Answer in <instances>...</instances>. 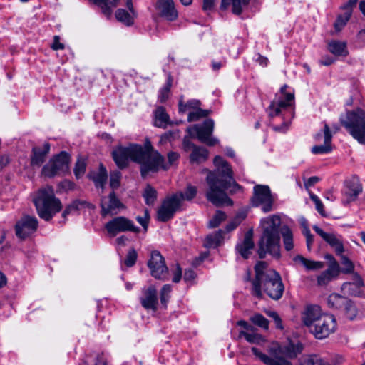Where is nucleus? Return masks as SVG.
Wrapping results in <instances>:
<instances>
[{
  "mask_svg": "<svg viewBox=\"0 0 365 365\" xmlns=\"http://www.w3.org/2000/svg\"><path fill=\"white\" fill-rule=\"evenodd\" d=\"M354 282L353 283L344 282L341 286L342 290L349 294H353L351 291V287L354 286L356 288H359L363 286V280L358 274H354Z\"/></svg>",
  "mask_w": 365,
  "mask_h": 365,
  "instance_id": "nucleus-44",
  "label": "nucleus"
},
{
  "mask_svg": "<svg viewBox=\"0 0 365 365\" xmlns=\"http://www.w3.org/2000/svg\"><path fill=\"white\" fill-rule=\"evenodd\" d=\"M113 158L120 168L127 167L129 160L140 165L143 177L149 172H157L162 166L163 158L155 150L150 141L146 139L143 145L130 144L128 147L119 146L113 151Z\"/></svg>",
  "mask_w": 365,
  "mask_h": 365,
  "instance_id": "nucleus-1",
  "label": "nucleus"
},
{
  "mask_svg": "<svg viewBox=\"0 0 365 365\" xmlns=\"http://www.w3.org/2000/svg\"><path fill=\"white\" fill-rule=\"evenodd\" d=\"M329 51L335 56H345L348 54L346 43L339 41H332L328 44Z\"/></svg>",
  "mask_w": 365,
  "mask_h": 365,
  "instance_id": "nucleus-32",
  "label": "nucleus"
},
{
  "mask_svg": "<svg viewBox=\"0 0 365 365\" xmlns=\"http://www.w3.org/2000/svg\"><path fill=\"white\" fill-rule=\"evenodd\" d=\"M170 292L171 287L169 284L164 285L160 291V302L165 307H166L167 302L170 298Z\"/></svg>",
  "mask_w": 365,
  "mask_h": 365,
  "instance_id": "nucleus-58",
  "label": "nucleus"
},
{
  "mask_svg": "<svg viewBox=\"0 0 365 365\" xmlns=\"http://www.w3.org/2000/svg\"><path fill=\"white\" fill-rule=\"evenodd\" d=\"M341 256V264L344 266L341 272L345 274L351 273L354 272V264L349 259V258L346 256Z\"/></svg>",
  "mask_w": 365,
  "mask_h": 365,
  "instance_id": "nucleus-57",
  "label": "nucleus"
},
{
  "mask_svg": "<svg viewBox=\"0 0 365 365\" xmlns=\"http://www.w3.org/2000/svg\"><path fill=\"white\" fill-rule=\"evenodd\" d=\"M336 329V319L333 315L324 314L309 331L317 339H322L334 333Z\"/></svg>",
  "mask_w": 365,
  "mask_h": 365,
  "instance_id": "nucleus-9",
  "label": "nucleus"
},
{
  "mask_svg": "<svg viewBox=\"0 0 365 365\" xmlns=\"http://www.w3.org/2000/svg\"><path fill=\"white\" fill-rule=\"evenodd\" d=\"M351 10L349 9H347L344 14L339 15L335 23H334V28L336 30V31H340L343 27L346 24L348 21L349 20L351 16Z\"/></svg>",
  "mask_w": 365,
  "mask_h": 365,
  "instance_id": "nucleus-43",
  "label": "nucleus"
},
{
  "mask_svg": "<svg viewBox=\"0 0 365 365\" xmlns=\"http://www.w3.org/2000/svg\"><path fill=\"white\" fill-rule=\"evenodd\" d=\"M196 194L197 187L195 186L188 185L185 193L180 192L175 194L174 195H180V197H179V200L180 204L181 205L182 200H191L195 197Z\"/></svg>",
  "mask_w": 365,
  "mask_h": 365,
  "instance_id": "nucleus-45",
  "label": "nucleus"
},
{
  "mask_svg": "<svg viewBox=\"0 0 365 365\" xmlns=\"http://www.w3.org/2000/svg\"><path fill=\"white\" fill-rule=\"evenodd\" d=\"M143 197L148 205H153L157 198V192L152 186L148 185L144 190Z\"/></svg>",
  "mask_w": 365,
  "mask_h": 365,
  "instance_id": "nucleus-42",
  "label": "nucleus"
},
{
  "mask_svg": "<svg viewBox=\"0 0 365 365\" xmlns=\"http://www.w3.org/2000/svg\"><path fill=\"white\" fill-rule=\"evenodd\" d=\"M324 314L322 313L321 309L317 305H309L306 307L302 314V319L304 324L308 327L310 331L314 324L318 322V319L323 317Z\"/></svg>",
  "mask_w": 365,
  "mask_h": 365,
  "instance_id": "nucleus-18",
  "label": "nucleus"
},
{
  "mask_svg": "<svg viewBox=\"0 0 365 365\" xmlns=\"http://www.w3.org/2000/svg\"><path fill=\"white\" fill-rule=\"evenodd\" d=\"M347 302V299L338 294H331L327 299V303L329 307L340 309Z\"/></svg>",
  "mask_w": 365,
  "mask_h": 365,
  "instance_id": "nucleus-40",
  "label": "nucleus"
},
{
  "mask_svg": "<svg viewBox=\"0 0 365 365\" xmlns=\"http://www.w3.org/2000/svg\"><path fill=\"white\" fill-rule=\"evenodd\" d=\"M91 204L85 200H76L68 205L64 210L62 215L66 217L68 215L73 211L78 210L82 207H90Z\"/></svg>",
  "mask_w": 365,
  "mask_h": 365,
  "instance_id": "nucleus-39",
  "label": "nucleus"
},
{
  "mask_svg": "<svg viewBox=\"0 0 365 365\" xmlns=\"http://www.w3.org/2000/svg\"><path fill=\"white\" fill-rule=\"evenodd\" d=\"M50 150V145L45 143L43 148L34 147L32 150L31 164L32 166L40 167L45 161L47 154Z\"/></svg>",
  "mask_w": 365,
  "mask_h": 365,
  "instance_id": "nucleus-25",
  "label": "nucleus"
},
{
  "mask_svg": "<svg viewBox=\"0 0 365 365\" xmlns=\"http://www.w3.org/2000/svg\"><path fill=\"white\" fill-rule=\"evenodd\" d=\"M108 234L111 237H115L121 232L131 231L138 232L139 228L135 226L134 223L125 217H116L107 222L105 226Z\"/></svg>",
  "mask_w": 365,
  "mask_h": 365,
  "instance_id": "nucleus-13",
  "label": "nucleus"
},
{
  "mask_svg": "<svg viewBox=\"0 0 365 365\" xmlns=\"http://www.w3.org/2000/svg\"><path fill=\"white\" fill-rule=\"evenodd\" d=\"M208 156V151L206 148L193 145L192 152L190 155L192 162L201 163L205 161Z\"/></svg>",
  "mask_w": 365,
  "mask_h": 365,
  "instance_id": "nucleus-35",
  "label": "nucleus"
},
{
  "mask_svg": "<svg viewBox=\"0 0 365 365\" xmlns=\"http://www.w3.org/2000/svg\"><path fill=\"white\" fill-rule=\"evenodd\" d=\"M201 103L199 100H190L187 103H184L182 100L179 101V111L185 113L189 109H196L200 107Z\"/></svg>",
  "mask_w": 365,
  "mask_h": 365,
  "instance_id": "nucleus-46",
  "label": "nucleus"
},
{
  "mask_svg": "<svg viewBox=\"0 0 365 365\" xmlns=\"http://www.w3.org/2000/svg\"><path fill=\"white\" fill-rule=\"evenodd\" d=\"M42 175L45 177L52 178L56 175H60L56 168L53 165V163L50 160L48 163L43 166L42 169Z\"/></svg>",
  "mask_w": 365,
  "mask_h": 365,
  "instance_id": "nucleus-50",
  "label": "nucleus"
},
{
  "mask_svg": "<svg viewBox=\"0 0 365 365\" xmlns=\"http://www.w3.org/2000/svg\"><path fill=\"white\" fill-rule=\"evenodd\" d=\"M226 218V215L222 211H217L212 218L209 221V227L214 228L220 225Z\"/></svg>",
  "mask_w": 365,
  "mask_h": 365,
  "instance_id": "nucleus-55",
  "label": "nucleus"
},
{
  "mask_svg": "<svg viewBox=\"0 0 365 365\" xmlns=\"http://www.w3.org/2000/svg\"><path fill=\"white\" fill-rule=\"evenodd\" d=\"M344 306L346 318L350 320H353L357 314L355 305L351 301L347 299V302L344 304Z\"/></svg>",
  "mask_w": 365,
  "mask_h": 365,
  "instance_id": "nucleus-54",
  "label": "nucleus"
},
{
  "mask_svg": "<svg viewBox=\"0 0 365 365\" xmlns=\"http://www.w3.org/2000/svg\"><path fill=\"white\" fill-rule=\"evenodd\" d=\"M348 133L360 144L365 145V126L361 128L352 129Z\"/></svg>",
  "mask_w": 365,
  "mask_h": 365,
  "instance_id": "nucleus-52",
  "label": "nucleus"
},
{
  "mask_svg": "<svg viewBox=\"0 0 365 365\" xmlns=\"http://www.w3.org/2000/svg\"><path fill=\"white\" fill-rule=\"evenodd\" d=\"M89 1L98 5L103 13L109 17L112 14V9L117 6L119 0H89Z\"/></svg>",
  "mask_w": 365,
  "mask_h": 365,
  "instance_id": "nucleus-30",
  "label": "nucleus"
},
{
  "mask_svg": "<svg viewBox=\"0 0 365 365\" xmlns=\"http://www.w3.org/2000/svg\"><path fill=\"white\" fill-rule=\"evenodd\" d=\"M252 230L247 231L244 237V240L236 245L237 252L245 259L249 257L254 248V242L252 240Z\"/></svg>",
  "mask_w": 365,
  "mask_h": 365,
  "instance_id": "nucleus-21",
  "label": "nucleus"
},
{
  "mask_svg": "<svg viewBox=\"0 0 365 365\" xmlns=\"http://www.w3.org/2000/svg\"><path fill=\"white\" fill-rule=\"evenodd\" d=\"M121 174L118 171H115L110 173V185L113 189L118 188L120 184Z\"/></svg>",
  "mask_w": 365,
  "mask_h": 365,
  "instance_id": "nucleus-59",
  "label": "nucleus"
},
{
  "mask_svg": "<svg viewBox=\"0 0 365 365\" xmlns=\"http://www.w3.org/2000/svg\"><path fill=\"white\" fill-rule=\"evenodd\" d=\"M215 123L212 119H207L202 125L196 124L187 128V132L192 138H197L200 142L209 146H213L219 143L217 138L212 137Z\"/></svg>",
  "mask_w": 365,
  "mask_h": 365,
  "instance_id": "nucleus-7",
  "label": "nucleus"
},
{
  "mask_svg": "<svg viewBox=\"0 0 365 365\" xmlns=\"http://www.w3.org/2000/svg\"><path fill=\"white\" fill-rule=\"evenodd\" d=\"M160 155L162 157L163 161H162V166L159 167L158 170L160 168L164 169V170L168 169L169 167L173 165L179 158L178 153H177L175 152H170L168 154V163H165L164 158L160 154Z\"/></svg>",
  "mask_w": 365,
  "mask_h": 365,
  "instance_id": "nucleus-51",
  "label": "nucleus"
},
{
  "mask_svg": "<svg viewBox=\"0 0 365 365\" xmlns=\"http://www.w3.org/2000/svg\"><path fill=\"white\" fill-rule=\"evenodd\" d=\"M255 279L252 282V294L260 298L262 295V286L267 295L274 299H279L284 292V287L279 273L268 267L264 262H258L255 267Z\"/></svg>",
  "mask_w": 365,
  "mask_h": 365,
  "instance_id": "nucleus-3",
  "label": "nucleus"
},
{
  "mask_svg": "<svg viewBox=\"0 0 365 365\" xmlns=\"http://www.w3.org/2000/svg\"><path fill=\"white\" fill-rule=\"evenodd\" d=\"M341 124L348 131L365 127V111L359 108L347 110L339 117Z\"/></svg>",
  "mask_w": 365,
  "mask_h": 365,
  "instance_id": "nucleus-10",
  "label": "nucleus"
},
{
  "mask_svg": "<svg viewBox=\"0 0 365 365\" xmlns=\"http://www.w3.org/2000/svg\"><path fill=\"white\" fill-rule=\"evenodd\" d=\"M156 9L161 16L169 21H173L178 17V11L173 0H158Z\"/></svg>",
  "mask_w": 365,
  "mask_h": 365,
  "instance_id": "nucleus-20",
  "label": "nucleus"
},
{
  "mask_svg": "<svg viewBox=\"0 0 365 365\" xmlns=\"http://www.w3.org/2000/svg\"><path fill=\"white\" fill-rule=\"evenodd\" d=\"M137 256V252L134 249L130 250L126 255L125 264L129 267L133 266L136 262Z\"/></svg>",
  "mask_w": 365,
  "mask_h": 365,
  "instance_id": "nucleus-60",
  "label": "nucleus"
},
{
  "mask_svg": "<svg viewBox=\"0 0 365 365\" xmlns=\"http://www.w3.org/2000/svg\"><path fill=\"white\" fill-rule=\"evenodd\" d=\"M51 47L53 50H62L64 48V45L60 42V38L58 36H54L53 43Z\"/></svg>",
  "mask_w": 365,
  "mask_h": 365,
  "instance_id": "nucleus-64",
  "label": "nucleus"
},
{
  "mask_svg": "<svg viewBox=\"0 0 365 365\" xmlns=\"http://www.w3.org/2000/svg\"><path fill=\"white\" fill-rule=\"evenodd\" d=\"M287 86L284 85L280 89V94L277 95L274 100L267 108L270 118L278 115H284L287 113L293 116L292 106L294 104V94L293 91H287Z\"/></svg>",
  "mask_w": 365,
  "mask_h": 365,
  "instance_id": "nucleus-6",
  "label": "nucleus"
},
{
  "mask_svg": "<svg viewBox=\"0 0 365 365\" xmlns=\"http://www.w3.org/2000/svg\"><path fill=\"white\" fill-rule=\"evenodd\" d=\"M250 320L252 323L263 329H267L269 328L268 320L261 314H255L250 317Z\"/></svg>",
  "mask_w": 365,
  "mask_h": 365,
  "instance_id": "nucleus-49",
  "label": "nucleus"
},
{
  "mask_svg": "<svg viewBox=\"0 0 365 365\" xmlns=\"http://www.w3.org/2000/svg\"><path fill=\"white\" fill-rule=\"evenodd\" d=\"M140 301L145 309H151L155 312L158 306V297L157 290L155 287L150 286L148 288H144Z\"/></svg>",
  "mask_w": 365,
  "mask_h": 365,
  "instance_id": "nucleus-19",
  "label": "nucleus"
},
{
  "mask_svg": "<svg viewBox=\"0 0 365 365\" xmlns=\"http://www.w3.org/2000/svg\"><path fill=\"white\" fill-rule=\"evenodd\" d=\"M135 16V14H133L130 11H127L123 9H118L115 11V17L118 21L123 23L126 26H130L134 22V18Z\"/></svg>",
  "mask_w": 365,
  "mask_h": 365,
  "instance_id": "nucleus-37",
  "label": "nucleus"
},
{
  "mask_svg": "<svg viewBox=\"0 0 365 365\" xmlns=\"http://www.w3.org/2000/svg\"><path fill=\"white\" fill-rule=\"evenodd\" d=\"M88 176L96 187L103 188L108 178L107 170L103 165H100L98 170L91 172Z\"/></svg>",
  "mask_w": 365,
  "mask_h": 365,
  "instance_id": "nucleus-27",
  "label": "nucleus"
},
{
  "mask_svg": "<svg viewBox=\"0 0 365 365\" xmlns=\"http://www.w3.org/2000/svg\"><path fill=\"white\" fill-rule=\"evenodd\" d=\"M150 219L149 212L148 210H144L143 216H138L136 220L143 227L145 230L147 229L148 223Z\"/></svg>",
  "mask_w": 365,
  "mask_h": 365,
  "instance_id": "nucleus-61",
  "label": "nucleus"
},
{
  "mask_svg": "<svg viewBox=\"0 0 365 365\" xmlns=\"http://www.w3.org/2000/svg\"><path fill=\"white\" fill-rule=\"evenodd\" d=\"M313 230L335 250L337 255H341L344 253V244L340 236L334 233L325 232L317 225H314Z\"/></svg>",
  "mask_w": 365,
  "mask_h": 365,
  "instance_id": "nucleus-16",
  "label": "nucleus"
},
{
  "mask_svg": "<svg viewBox=\"0 0 365 365\" xmlns=\"http://www.w3.org/2000/svg\"><path fill=\"white\" fill-rule=\"evenodd\" d=\"M214 164L216 167L215 172H210L206 179L209 185L206 197L216 206L232 205V201L227 197L225 190L232 183L235 188L240 189V186L233 180L232 171L230 165L222 157L216 156Z\"/></svg>",
  "mask_w": 365,
  "mask_h": 365,
  "instance_id": "nucleus-2",
  "label": "nucleus"
},
{
  "mask_svg": "<svg viewBox=\"0 0 365 365\" xmlns=\"http://www.w3.org/2000/svg\"><path fill=\"white\" fill-rule=\"evenodd\" d=\"M223 231L218 230L213 234L208 235L205 240V245L207 247H217L223 240Z\"/></svg>",
  "mask_w": 365,
  "mask_h": 365,
  "instance_id": "nucleus-34",
  "label": "nucleus"
},
{
  "mask_svg": "<svg viewBox=\"0 0 365 365\" xmlns=\"http://www.w3.org/2000/svg\"><path fill=\"white\" fill-rule=\"evenodd\" d=\"M101 214L115 215L119 210L123 207V205L117 198L115 194L112 192L108 196L103 197L101 201Z\"/></svg>",
  "mask_w": 365,
  "mask_h": 365,
  "instance_id": "nucleus-17",
  "label": "nucleus"
},
{
  "mask_svg": "<svg viewBox=\"0 0 365 365\" xmlns=\"http://www.w3.org/2000/svg\"><path fill=\"white\" fill-rule=\"evenodd\" d=\"M324 145H315L312 147V152L314 154L328 153L331 150V138L332 135L330 129L327 123L324 126Z\"/></svg>",
  "mask_w": 365,
  "mask_h": 365,
  "instance_id": "nucleus-24",
  "label": "nucleus"
},
{
  "mask_svg": "<svg viewBox=\"0 0 365 365\" xmlns=\"http://www.w3.org/2000/svg\"><path fill=\"white\" fill-rule=\"evenodd\" d=\"M51 160L53 163L55 168H56L60 175L68 171L70 158L67 153L61 152Z\"/></svg>",
  "mask_w": 365,
  "mask_h": 365,
  "instance_id": "nucleus-26",
  "label": "nucleus"
},
{
  "mask_svg": "<svg viewBox=\"0 0 365 365\" xmlns=\"http://www.w3.org/2000/svg\"><path fill=\"white\" fill-rule=\"evenodd\" d=\"M241 221H242V219L240 217H236L233 221H232L227 225V227H226L227 232H230V231H232L233 230H235L240 225Z\"/></svg>",
  "mask_w": 365,
  "mask_h": 365,
  "instance_id": "nucleus-62",
  "label": "nucleus"
},
{
  "mask_svg": "<svg viewBox=\"0 0 365 365\" xmlns=\"http://www.w3.org/2000/svg\"><path fill=\"white\" fill-rule=\"evenodd\" d=\"M294 260L301 262L307 270H318L322 269L324 266L323 262L309 260L302 255L296 256Z\"/></svg>",
  "mask_w": 365,
  "mask_h": 365,
  "instance_id": "nucleus-33",
  "label": "nucleus"
},
{
  "mask_svg": "<svg viewBox=\"0 0 365 365\" xmlns=\"http://www.w3.org/2000/svg\"><path fill=\"white\" fill-rule=\"evenodd\" d=\"M210 111L208 110H202L199 107L189 113L187 120L189 122L196 121L202 118L207 116L210 114Z\"/></svg>",
  "mask_w": 365,
  "mask_h": 365,
  "instance_id": "nucleus-47",
  "label": "nucleus"
},
{
  "mask_svg": "<svg viewBox=\"0 0 365 365\" xmlns=\"http://www.w3.org/2000/svg\"><path fill=\"white\" fill-rule=\"evenodd\" d=\"M339 273V267L336 261L330 264L328 269L322 272L317 277V284L319 286H325L333 279L338 276Z\"/></svg>",
  "mask_w": 365,
  "mask_h": 365,
  "instance_id": "nucleus-23",
  "label": "nucleus"
},
{
  "mask_svg": "<svg viewBox=\"0 0 365 365\" xmlns=\"http://www.w3.org/2000/svg\"><path fill=\"white\" fill-rule=\"evenodd\" d=\"M216 0H203L202 9L205 11H212Z\"/></svg>",
  "mask_w": 365,
  "mask_h": 365,
  "instance_id": "nucleus-63",
  "label": "nucleus"
},
{
  "mask_svg": "<svg viewBox=\"0 0 365 365\" xmlns=\"http://www.w3.org/2000/svg\"><path fill=\"white\" fill-rule=\"evenodd\" d=\"M283 244L284 248L287 251H290L294 248L293 235L292 231L287 227H284L282 230Z\"/></svg>",
  "mask_w": 365,
  "mask_h": 365,
  "instance_id": "nucleus-41",
  "label": "nucleus"
},
{
  "mask_svg": "<svg viewBox=\"0 0 365 365\" xmlns=\"http://www.w3.org/2000/svg\"><path fill=\"white\" fill-rule=\"evenodd\" d=\"M154 125L158 128H165L168 123L169 116L163 107H158L154 112Z\"/></svg>",
  "mask_w": 365,
  "mask_h": 365,
  "instance_id": "nucleus-31",
  "label": "nucleus"
},
{
  "mask_svg": "<svg viewBox=\"0 0 365 365\" xmlns=\"http://www.w3.org/2000/svg\"><path fill=\"white\" fill-rule=\"evenodd\" d=\"M309 197H310V199L314 203L316 210L318 211V212L322 216H326V212L324 209V205H323L322 202L320 200V199L319 198V197L312 192H309Z\"/></svg>",
  "mask_w": 365,
  "mask_h": 365,
  "instance_id": "nucleus-56",
  "label": "nucleus"
},
{
  "mask_svg": "<svg viewBox=\"0 0 365 365\" xmlns=\"http://www.w3.org/2000/svg\"><path fill=\"white\" fill-rule=\"evenodd\" d=\"M86 163L83 158H78L74 168V174L77 178H81L86 171Z\"/></svg>",
  "mask_w": 365,
  "mask_h": 365,
  "instance_id": "nucleus-53",
  "label": "nucleus"
},
{
  "mask_svg": "<svg viewBox=\"0 0 365 365\" xmlns=\"http://www.w3.org/2000/svg\"><path fill=\"white\" fill-rule=\"evenodd\" d=\"M33 201L39 217L46 221H49L62 208L60 200L55 197L53 189L49 186L41 189Z\"/></svg>",
  "mask_w": 365,
  "mask_h": 365,
  "instance_id": "nucleus-5",
  "label": "nucleus"
},
{
  "mask_svg": "<svg viewBox=\"0 0 365 365\" xmlns=\"http://www.w3.org/2000/svg\"><path fill=\"white\" fill-rule=\"evenodd\" d=\"M250 0H222L220 8L222 10L227 9L230 5L232 6V12L239 15L243 9L248 5Z\"/></svg>",
  "mask_w": 365,
  "mask_h": 365,
  "instance_id": "nucleus-28",
  "label": "nucleus"
},
{
  "mask_svg": "<svg viewBox=\"0 0 365 365\" xmlns=\"http://www.w3.org/2000/svg\"><path fill=\"white\" fill-rule=\"evenodd\" d=\"M302 350V346L300 344H289L287 346L284 347H280L279 349V353L280 355L289 358L293 359L295 358L298 354H299Z\"/></svg>",
  "mask_w": 365,
  "mask_h": 365,
  "instance_id": "nucleus-29",
  "label": "nucleus"
},
{
  "mask_svg": "<svg viewBox=\"0 0 365 365\" xmlns=\"http://www.w3.org/2000/svg\"><path fill=\"white\" fill-rule=\"evenodd\" d=\"M252 353L267 365H292L291 362L284 359V356L276 354L273 358L259 351L257 348H252Z\"/></svg>",
  "mask_w": 365,
  "mask_h": 365,
  "instance_id": "nucleus-22",
  "label": "nucleus"
},
{
  "mask_svg": "<svg viewBox=\"0 0 365 365\" xmlns=\"http://www.w3.org/2000/svg\"><path fill=\"white\" fill-rule=\"evenodd\" d=\"M148 266L151 275L155 279L160 280L168 279V268L165 264V259L158 251L154 250L151 252Z\"/></svg>",
  "mask_w": 365,
  "mask_h": 365,
  "instance_id": "nucleus-11",
  "label": "nucleus"
},
{
  "mask_svg": "<svg viewBox=\"0 0 365 365\" xmlns=\"http://www.w3.org/2000/svg\"><path fill=\"white\" fill-rule=\"evenodd\" d=\"M38 226V222L36 217L24 215L16 223V235L20 239H25L35 232Z\"/></svg>",
  "mask_w": 365,
  "mask_h": 365,
  "instance_id": "nucleus-14",
  "label": "nucleus"
},
{
  "mask_svg": "<svg viewBox=\"0 0 365 365\" xmlns=\"http://www.w3.org/2000/svg\"><path fill=\"white\" fill-rule=\"evenodd\" d=\"M171 86L172 78L169 76L165 85L159 91L158 98L161 102H164L168 98Z\"/></svg>",
  "mask_w": 365,
  "mask_h": 365,
  "instance_id": "nucleus-48",
  "label": "nucleus"
},
{
  "mask_svg": "<svg viewBox=\"0 0 365 365\" xmlns=\"http://www.w3.org/2000/svg\"><path fill=\"white\" fill-rule=\"evenodd\" d=\"M179 197L180 195H173L164 200L157 212L158 220L167 222L173 217L180 206Z\"/></svg>",
  "mask_w": 365,
  "mask_h": 365,
  "instance_id": "nucleus-12",
  "label": "nucleus"
},
{
  "mask_svg": "<svg viewBox=\"0 0 365 365\" xmlns=\"http://www.w3.org/2000/svg\"><path fill=\"white\" fill-rule=\"evenodd\" d=\"M261 224L263 232L259 242V257L264 258L268 253L274 257L279 258L280 257L279 217L272 215L265 217L261 221Z\"/></svg>",
  "mask_w": 365,
  "mask_h": 365,
  "instance_id": "nucleus-4",
  "label": "nucleus"
},
{
  "mask_svg": "<svg viewBox=\"0 0 365 365\" xmlns=\"http://www.w3.org/2000/svg\"><path fill=\"white\" fill-rule=\"evenodd\" d=\"M251 202L254 207H262L264 212H270L272 210L274 202L271 190L269 186L257 185L253 188V195Z\"/></svg>",
  "mask_w": 365,
  "mask_h": 365,
  "instance_id": "nucleus-8",
  "label": "nucleus"
},
{
  "mask_svg": "<svg viewBox=\"0 0 365 365\" xmlns=\"http://www.w3.org/2000/svg\"><path fill=\"white\" fill-rule=\"evenodd\" d=\"M239 337H244L247 341L251 344H259L264 341L262 336L257 333L255 328L252 331H240Z\"/></svg>",
  "mask_w": 365,
  "mask_h": 365,
  "instance_id": "nucleus-36",
  "label": "nucleus"
},
{
  "mask_svg": "<svg viewBox=\"0 0 365 365\" xmlns=\"http://www.w3.org/2000/svg\"><path fill=\"white\" fill-rule=\"evenodd\" d=\"M301 365H330L329 362L317 355L303 356L300 359Z\"/></svg>",
  "mask_w": 365,
  "mask_h": 365,
  "instance_id": "nucleus-38",
  "label": "nucleus"
},
{
  "mask_svg": "<svg viewBox=\"0 0 365 365\" xmlns=\"http://www.w3.org/2000/svg\"><path fill=\"white\" fill-rule=\"evenodd\" d=\"M362 192V186L357 177H352L346 181L345 189L343 192L342 203L347 205L354 201Z\"/></svg>",
  "mask_w": 365,
  "mask_h": 365,
  "instance_id": "nucleus-15",
  "label": "nucleus"
}]
</instances>
